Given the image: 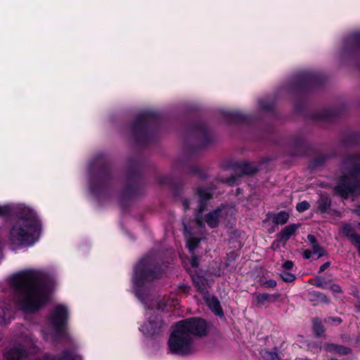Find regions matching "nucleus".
Wrapping results in <instances>:
<instances>
[{"instance_id":"f257e3e1","label":"nucleus","mask_w":360,"mask_h":360,"mask_svg":"<svg viewBox=\"0 0 360 360\" xmlns=\"http://www.w3.org/2000/svg\"><path fill=\"white\" fill-rule=\"evenodd\" d=\"M44 278V274L37 269L13 274L10 283L15 290L14 304L24 311H34L42 307L49 295Z\"/></svg>"},{"instance_id":"f03ea898","label":"nucleus","mask_w":360,"mask_h":360,"mask_svg":"<svg viewBox=\"0 0 360 360\" xmlns=\"http://www.w3.org/2000/svg\"><path fill=\"white\" fill-rule=\"evenodd\" d=\"M158 275L155 271L152 259L144 257L136 266L133 278L136 295L148 307L146 313V321L141 326L140 330L144 335L148 337L159 333L162 326V321L157 316L153 315V309L162 310L164 307L168 304H160L162 300L160 297L149 298L150 303L145 300V297H148V296L146 290L147 283L158 278Z\"/></svg>"},{"instance_id":"7ed1b4c3","label":"nucleus","mask_w":360,"mask_h":360,"mask_svg":"<svg viewBox=\"0 0 360 360\" xmlns=\"http://www.w3.org/2000/svg\"><path fill=\"white\" fill-rule=\"evenodd\" d=\"M207 324L200 318L186 319L177 322L170 334L168 347L172 354L186 356L196 350L194 338L206 335Z\"/></svg>"},{"instance_id":"20e7f679","label":"nucleus","mask_w":360,"mask_h":360,"mask_svg":"<svg viewBox=\"0 0 360 360\" xmlns=\"http://www.w3.org/2000/svg\"><path fill=\"white\" fill-rule=\"evenodd\" d=\"M41 224L32 212L21 216L13 224L8 240L14 247L32 245L39 238Z\"/></svg>"},{"instance_id":"39448f33","label":"nucleus","mask_w":360,"mask_h":360,"mask_svg":"<svg viewBox=\"0 0 360 360\" xmlns=\"http://www.w3.org/2000/svg\"><path fill=\"white\" fill-rule=\"evenodd\" d=\"M40 352L41 349L36 345V339L33 335H25L18 342L6 348L3 360H27Z\"/></svg>"},{"instance_id":"423d86ee","label":"nucleus","mask_w":360,"mask_h":360,"mask_svg":"<svg viewBox=\"0 0 360 360\" xmlns=\"http://www.w3.org/2000/svg\"><path fill=\"white\" fill-rule=\"evenodd\" d=\"M236 210L232 206H222L212 210L202 218L198 214L196 217L197 224L200 226L207 224L210 228H217L220 225L227 224L233 219Z\"/></svg>"},{"instance_id":"0eeeda50","label":"nucleus","mask_w":360,"mask_h":360,"mask_svg":"<svg viewBox=\"0 0 360 360\" xmlns=\"http://www.w3.org/2000/svg\"><path fill=\"white\" fill-rule=\"evenodd\" d=\"M68 310L64 305L57 306L50 317L51 328L44 330L46 340H55L65 334Z\"/></svg>"},{"instance_id":"6e6552de","label":"nucleus","mask_w":360,"mask_h":360,"mask_svg":"<svg viewBox=\"0 0 360 360\" xmlns=\"http://www.w3.org/2000/svg\"><path fill=\"white\" fill-rule=\"evenodd\" d=\"M359 163L354 162V167L351 169L348 174L342 176L335 191L344 198L350 193L359 192L360 190V167Z\"/></svg>"},{"instance_id":"1a4fd4ad","label":"nucleus","mask_w":360,"mask_h":360,"mask_svg":"<svg viewBox=\"0 0 360 360\" xmlns=\"http://www.w3.org/2000/svg\"><path fill=\"white\" fill-rule=\"evenodd\" d=\"M205 301L206 302L207 305L208 307L218 316L223 317L224 316V312L221 309V304L219 301L217 300V298L214 297H210L207 295L203 297Z\"/></svg>"},{"instance_id":"9d476101","label":"nucleus","mask_w":360,"mask_h":360,"mask_svg":"<svg viewBox=\"0 0 360 360\" xmlns=\"http://www.w3.org/2000/svg\"><path fill=\"white\" fill-rule=\"evenodd\" d=\"M298 228L297 224H290L285 226L279 233L277 234L279 240H281L284 245L287 240L295 233Z\"/></svg>"},{"instance_id":"9b49d317","label":"nucleus","mask_w":360,"mask_h":360,"mask_svg":"<svg viewBox=\"0 0 360 360\" xmlns=\"http://www.w3.org/2000/svg\"><path fill=\"white\" fill-rule=\"evenodd\" d=\"M33 360H82L81 356L73 351H67L63 356L59 359H51L49 355H44L41 357L34 358Z\"/></svg>"},{"instance_id":"f8f14e48","label":"nucleus","mask_w":360,"mask_h":360,"mask_svg":"<svg viewBox=\"0 0 360 360\" xmlns=\"http://www.w3.org/2000/svg\"><path fill=\"white\" fill-rule=\"evenodd\" d=\"M193 283L203 297L207 295V283L205 279L197 276L193 278Z\"/></svg>"},{"instance_id":"ddd939ff","label":"nucleus","mask_w":360,"mask_h":360,"mask_svg":"<svg viewBox=\"0 0 360 360\" xmlns=\"http://www.w3.org/2000/svg\"><path fill=\"white\" fill-rule=\"evenodd\" d=\"M199 197H200V207L199 212H202L203 205L205 203L206 200L209 199L212 196V193L210 191L199 190L198 191Z\"/></svg>"},{"instance_id":"4468645a","label":"nucleus","mask_w":360,"mask_h":360,"mask_svg":"<svg viewBox=\"0 0 360 360\" xmlns=\"http://www.w3.org/2000/svg\"><path fill=\"white\" fill-rule=\"evenodd\" d=\"M289 219V214L285 211H281L278 212L275 217H274V222L277 224H285Z\"/></svg>"},{"instance_id":"2eb2a0df","label":"nucleus","mask_w":360,"mask_h":360,"mask_svg":"<svg viewBox=\"0 0 360 360\" xmlns=\"http://www.w3.org/2000/svg\"><path fill=\"white\" fill-rule=\"evenodd\" d=\"M311 296L314 298L313 300L321 303L328 304L330 301L325 294L318 291H314L311 292Z\"/></svg>"},{"instance_id":"dca6fc26","label":"nucleus","mask_w":360,"mask_h":360,"mask_svg":"<svg viewBox=\"0 0 360 360\" xmlns=\"http://www.w3.org/2000/svg\"><path fill=\"white\" fill-rule=\"evenodd\" d=\"M186 242H187V248L190 251H193L195 248L198 246L200 240L197 238L193 237L190 235H188L186 233Z\"/></svg>"},{"instance_id":"f3484780","label":"nucleus","mask_w":360,"mask_h":360,"mask_svg":"<svg viewBox=\"0 0 360 360\" xmlns=\"http://www.w3.org/2000/svg\"><path fill=\"white\" fill-rule=\"evenodd\" d=\"M11 319V309L7 307H1L0 309V323H5L6 321Z\"/></svg>"},{"instance_id":"a211bd4d","label":"nucleus","mask_w":360,"mask_h":360,"mask_svg":"<svg viewBox=\"0 0 360 360\" xmlns=\"http://www.w3.org/2000/svg\"><path fill=\"white\" fill-rule=\"evenodd\" d=\"M262 356L264 360H281L278 354L273 351L264 350L262 352Z\"/></svg>"},{"instance_id":"6ab92c4d","label":"nucleus","mask_w":360,"mask_h":360,"mask_svg":"<svg viewBox=\"0 0 360 360\" xmlns=\"http://www.w3.org/2000/svg\"><path fill=\"white\" fill-rule=\"evenodd\" d=\"M312 249L313 256L315 259H319L325 254L324 250L318 243L314 245Z\"/></svg>"},{"instance_id":"aec40b11","label":"nucleus","mask_w":360,"mask_h":360,"mask_svg":"<svg viewBox=\"0 0 360 360\" xmlns=\"http://www.w3.org/2000/svg\"><path fill=\"white\" fill-rule=\"evenodd\" d=\"M314 330L315 331V333L320 335L321 334L323 333L324 332V328L323 326V325L321 324V323L318 321V320H315L314 321Z\"/></svg>"},{"instance_id":"412c9836","label":"nucleus","mask_w":360,"mask_h":360,"mask_svg":"<svg viewBox=\"0 0 360 360\" xmlns=\"http://www.w3.org/2000/svg\"><path fill=\"white\" fill-rule=\"evenodd\" d=\"M309 208V203L307 201H302L297 204L296 209L298 212H302Z\"/></svg>"},{"instance_id":"4be33fe9","label":"nucleus","mask_w":360,"mask_h":360,"mask_svg":"<svg viewBox=\"0 0 360 360\" xmlns=\"http://www.w3.org/2000/svg\"><path fill=\"white\" fill-rule=\"evenodd\" d=\"M281 276L282 278L283 279V281H285L286 282H291L295 279V276L294 274L286 272V271H283V273H281Z\"/></svg>"},{"instance_id":"5701e85b","label":"nucleus","mask_w":360,"mask_h":360,"mask_svg":"<svg viewBox=\"0 0 360 360\" xmlns=\"http://www.w3.org/2000/svg\"><path fill=\"white\" fill-rule=\"evenodd\" d=\"M350 352V349L341 345H338L336 354L344 355Z\"/></svg>"},{"instance_id":"b1692460","label":"nucleus","mask_w":360,"mask_h":360,"mask_svg":"<svg viewBox=\"0 0 360 360\" xmlns=\"http://www.w3.org/2000/svg\"><path fill=\"white\" fill-rule=\"evenodd\" d=\"M324 348H325V349H326L327 352H333V353H335V354H336L337 348H338V345H334V344H326V345L324 346Z\"/></svg>"},{"instance_id":"393cba45","label":"nucleus","mask_w":360,"mask_h":360,"mask_svg":"<svg viewBox=\"0 0 360 360\" xmlns=\"http://www.w3.org/2000/svg\"><path fill=\"white\" fill-rule=\"evenodd\" d=\"M342 232L347 236H349L350 238H351V236L352 235H355L354 233H352V229L350 227L349 225H345L343 227H342Z\"/></svg>"},{"instance_id":"a878e982","label":"nucleus","mask_w":360,"mask_h":360,"mask_svg":"<svg viewBox=\"0 0 360 360\" xmlns=\"http://www.w3.org/2000/svg\"><path fill=\"white\" fill-rule=\"evenodd\" d=\"M263 285L266 288H274L276 286V282L274 280H269L264 282Z\"/></svg>"},{"instance_id":"bb28decb","label":"nucleus","mask_w":360,"mask_h":360,"mask_svg":"<svg viewBox=\"0 0 360 360\" xmlns=\"http://www.w3.org/2000/svg\"><path fill=\"white\" fill-rule=\"evenodd\" d=\"M282 243L281 240H279L278 236H276V239L272 243L271 248L276 250L280 247V243Z\"/></svg>"},{"instance_id":"cd10ccee","label":"nucleus","mask_w":360,"mask_h":360,"mask_svg":"<svg viewBox=\"0 0 360 360\" xmlns=\"http://www.w3.org/2000/svg\"><path fill=\"white\" fill-rule=\"evenodd\" d=\"M283 267L286 270L291 269L293 267V262L291 261H286L283 264Z\"/></svg>"},{"instance_id":"c85d7f7f","label":"nucleus","mask_w":360,"mask_h":360,"mask_svg":"<svg viewBox=\"0 0 360 360\" xmlns=\"http://www.w3.org/2000/svg\"><path fill=\"white\" fill-rule=\"evenodd\" d=\"M330 321L333 322L335 325H338L342 322V320L339 317H336V318L330 317L328 319V322H330Z\"/></svg>"},{"instance_id":"c756f323","label":"nucleus","mask_w":360,"mask_h":360,"mask_svg":"<svg viewBox=\"0 0 360 360\" xmlns=\"http://www.w3.org/2000/svg\"><path fill=\"white\" fill-rule=\"evenodd\" d=\"M330 289L332 291L337 292V293H340L342 292L341 288L338 285H336V284H333V285H330Z\"/></svg>"},{"instance_id":"7c9ffc66","label":"nucleus","mask_w":360,"mask_h":360,"mask_svg":"<svg viewBox=\"0 0 360 360\" xmlns=\"http://www.w3.org/2000/svg\"><path fill=\"white\" fill-rule=\"evenodd\" d=\"M314 285L318 287V288H323V289H326L327 288L326 285H325V283L321 281L319 278L317 279V281H316V283H314Z\"/></svg>"},{"instance_id":"2f4dec72","label":"nucleus","mask_w":360,"mask_h":360,"mask_svg":"<svg viewBox=\"0 0 360 360\" xmlns=\"http://www.w3.org/2000/svg\"><path fill=\"white\" fill-rule=\"evenodd\" d=\"M303 256L305 259H309L311 257H314L312 250H304L303 252Z\"/></svg>"},{"instance_id":"473e14b6","label":"nucleus","mask_w":360,"mask_h":360,"mask_svg":"<svg viewBox=\"0 0 360 360\" xmlns=\"http://www.w3.org/2000/svg\"><path fill=\"white\" fill-rule=\"evenodd\" d=\"M269 298V295L267 294H263L257 297V300L259 302H264V301L267 300Z\"/></svg>"},{"instance_id":"72a5a7b5","label":"nucleus","mask_w":360,"mask_h":360,"mask_svg":"<svg viewBox=\"0 0 360 360\" xmlns=\"http://www.w3.org/2000/svg\"><path fill=\"white\" fill-rule=\"evenodd\" d=\"M330 262H325L323 264H322L321 266H320V269H319V271L320 272H323L326 269H327L329 266H330Z\"/></svg>"},{"instance_id":"f704fd0d","label":"nucleus","mask_w":360,"mask_h":360,"mask_svg":"<svg viewBox=\"0 0 360 360\" xmlns=\"http://www.w3.org/2000/svg\"><path fill=\"white\" fill-rule=\"evenodd\" d=\"M307 238L311 242V246H313L314 245L318 243L316 240L315 239L314 236H312V235H308Z\"/></svg>"},{"instance_id":"c9c22d12","label":"nucleus","mask_w":360,"mask_h":360,"mask_svg":"<svg viewBox=\"0 0 360 360\" xmlns=\"http://www.w3.org/2000/svg\"><path fill=\"white\" fill-rule=\"evenodd\" d=\"M191 265L193 267H197L198 266V262L195 257H193L191 261Z\"/></svg>"},{"instance_id":"e433bc0d","label":"nucleus","mask_w":360,"mask_h":360,"mask_svg":"<svg viewBox=\"0 0 360 360\" xmlns=\"http://www.w3.org/2000/svg\"><path fill=\"white\" fill-rule=\"evenodd\" d=\"M191 204V200H184V204H183L184 209L187 210Z\"/></svg>"},{"instance_id":"4c0bfd02","label":"nucleus","mask_w":360,"mask_h":360,"mask_svg":"<svg viewBox=\"0 0 360 360\" xmlns=\"http://www.w3.org/2000/svg\"><path fill=\"white\" fill-rule=\"evenodd\" d=\"M255 172V169H246V168H244L243 169V172L245 174H251V173H253Z\"/></svg>"},{"instance_id":"58836bf2","label":"nucleus","mask_w":360,"mask_h":360,"mask_svg":"<svg viewBox=\"0 0 360 360\" xmlns=\"http://www.w3.org/2000/svg\"><path fill=\"white\" fill-rule=\"evenodd\" d=\"M228 182L229 184H232L234 182V179L231 178L229 179Z\"/></svg>"},{"instance_id":"ea45409f","label":"nucleus","mask_w":360,"mask_h":360,"mask_svg":"<svg viewBox=\"0 0 360 360\" xmlns=\"http://www.w3.org/2000/svg\"><path fill=\"white\" fill-rule=\"evenodd\" d=\"M173 305H175L176 304H177V300H173L172 301V303Z\"/></svg>"},{"instance_id":"a19ab883","label":"nucleus","mask_w":360,"mask_h":360,"mask_svg":"<svg viewBox=\"0 0 360 360\" xmlns=\"http://www.w3.org/2000/svg\"><path fill=\"white\" fill-rule=\"evenodd\" d=\"M3 213V210H2V208L0 207V215Z\"/></svg>"},{"instance_id":"79ce46f5","label":"nucleus","mask_w":360,"mask_h":360,"mask_svg":"<svg viewBox=\"0 0 360 360\" xmlns=\"http://www.w3.org/2000/svg\"><path fill=\"white\" fill-rule=\"evenodd\" d=\"M359 228H360V224H359Z\"/></svg>"},{"instance_id":"37998d69","label":"nucleus","mask_w":360,"mask_h":360,"mask_svg":"<svg viewBox=\"0 0 360 360\" xmlns=\"http://www.w3.org/2000/svg\"><path fill=\"white\" fill-rule=\"evenodd\" d=\"M359 214H360V213H359Z\"/></svg>"}]
</instances>
